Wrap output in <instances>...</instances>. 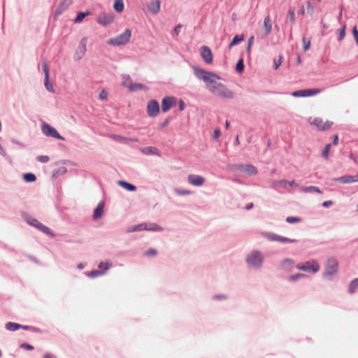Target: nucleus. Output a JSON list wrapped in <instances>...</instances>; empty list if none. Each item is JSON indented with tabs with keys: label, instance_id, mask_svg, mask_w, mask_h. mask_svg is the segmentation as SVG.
<instances>
[{
	"label": "nucleus",
	"instance_id": "nucleus-56",
	"mask_svg": "<svg viewBox=\"0 0 358 358\" xmlns=\"http://www.w3.org/2000/svg\"><path fill=\"white\" fill-rule=\"evenodd\" d=\"M145 254L148 256H155L157 255V250L155 248H150L145 251Z\"/></svg>",
	"mask_w": 358,
	"mask_h": 358
},
{
	"label": "nucleus",
	"instance_id": "nucleus-47",
	"mask_svg": "<svg viewBox=\"0 0 358 358\" xmlns=\"http://www.w3.org/2000/svg\"><path fill=\"white\" fill-rule=\"evenodd\" d=\"M322 119L320 117H315L310 123L318 127L321 130V126L322 124Z\"/></svg>",
	"mask_w": 358,
	"mask_h": 358
},
{
	"label": "nucleus",
	"instance_id": "nucleus-12",
	"mask_svg": "<svg viewBox=\"0 0 358 358\" xmlns=\"http://www.w3.org/2000/svg\"><path fill=\"white\" fill-rule=\"evenodd\" d=\"M177 103V98L175 96H165L162 100V110L167 112Z\"/></svg>",
	"mask_w": 358,
	"mask_h": 358
},
{
	"label": "nucleus",
	"instance_id": "nucleus-51",
	"mask_svg": "<svg viewBox=\"0 0 358 358\" xmlns=\"http://www.w3.org/2000/svg\"><path fill=\"white\" fill-rule=\"evenodd\" d=\"M36 159L41 163H46L50 160V158L46 155H39L36 157Z\"/></svg>",
	"mask_w": 358,
	"mask_h": 358
},
{
	"label": "nucleus",
	"instance_id": "nucleus-20",
	"mask_svg": "<svg viewBox=\"0 0 358 358\" xmlns=\"http://www.w3.org/2000/svg\"><path fill=\"white\" fill-rule=\"evenodd\" d=\"M104 201H100L94 210L93 219L94 220H99L103 216L104 209Z\"/></svg>",
	"mask_w": 358,
	"mask_h": 358
},
{
	"label": "nucleus",
	"instance_id": "nucleus-14",
	"mask_svg": "<svg viewBox=\"0 0 358 358\" xmlns=\"http://www.w3.org/2000/svg\"><path fill=\"white\" fill-rule=\"evenodd\" d=\"M42 69L45 73V79H44L45 87L48 92H55L54 87H53L52 83L50 82L48 64L46 62H43Z\"/></svg>",
	"mask_w": 358,
	"mask_h": 358
},
{
	"label": "nucleus",
	"instance_id": "nucleus-3",
	"mask_svg": "<svg viewBox=\"0 0 358 358\" xmlns=\"http://www.w3.org/2000/svg\"><path fill=\"white\" fill-rule=\"evenodd\" d=\"M131 37V31L129 29H126L123 33L117 36L115 38H109L107 41L108 45L113 46H120L127 44Z\"/></svg>",
	"mask_w": 358,
	"mask_h": 358
},
{
	"label": "nucleus",
	"instance_id": "nucleus-5",
	"mask_svg": "<svg viewBox=\"0 0 358 358\" xmlns=\"http://www.w3.org/2000/svg\"><path fill=\"white\" fill-rule=\"evenodd\" d=\"M262 235L269 241H277L282 243H294L298 242L296 239H292L280 236L273 232H263Z\"/></svg>",
	"mask_w": 358,
	"mask_h": 358
},
{
	"label": "nucleus",
	"instance_id": "nucleus-52",
	"mask_svg": "<svg viewBox=\"0 0 358 358\" xmlns=\"http://www.w3.org/2000/svg\"><path fill=\"white\" fill-rule=\"evenodd\" d=\"M332 124H333L332 122L327 121L324 124L322 123V124L321 126V130L326 131V130L330 129Z\"/></svg>",
	"mask_w": 358,
	"mask_h": 358
},
{
	"label": "nucleus",
	"instance_id": "nucleus-61",
	"mask_svg": "<svg viewBox=\"0 0 358 358\" xmlns=\"http://www.w3.org/2000/svg\"><path fill=\"white\" fill-rule=\"evenodd\" d=\"M307 10L310 15H312L314 12V8L310 1L307 2Z\"/></svg>",
	"mask_w": 358,
	"mask_h": 358
},
{
	"label": "nucleus",
	"instance_id": "nucleus-29",
	"mask_svg": "<svg viewBox=\"0 0 358 358\" xmlns=\"http://www.w3.org/2000/svg\"><path fill=\"white\" fill-rule=\"evenodd\" d=\"M264 27L266 30V36H268L271 32L272 29V23L268 15L264 20Z\"/></svg>",
	"mask_w": 358,
	"mask_h": 358
},
{
	"label": "nucleus",
	"instance_id": "nucleus-2",
	"mask_svg": "<svg viewBox=\"0 0 358 358\" xmlns=\"http://www.w3.org/2000/svg\"><path fill=\"white\" fill-rule=\"evenodd\" d=\"M245 262L249 268L259 269L262 267L264 257L259 250H252L248 255Z\"/></svg>",
	"mask_w": 358,
	"mask_h": 358
},
{
	"label": "nucleus",
	"instance_id": "nucleus-58",
	"mask_svg": "<svg viewBox=\"0 0 358 358\" xmlns=\"http://www.w3.org/2000/svg\"><path fill=\"white\" fill-rule=\"evenodd\" d=\"M98 267L101 269L103 268L104 271H106L109 268V264H108V263H104V262H101L99 264Z\"/></svg>",
	"mask_w": 358,
	"mask_h": 358
},
{
	"label": "nucleus",
	"instance_id": "nucleus-42",
	"mask_svg": "<svg viewBox=\"0 0 358 358\" xmlns=\"http://www.w3.org/2000/svg\"><path fill=\"white\" fill-rule=\"evenodd\" d=\"M67 169L65 166L59 167L57 170L53 172L52 177L57 178L61 175H63L66 172Z\"/></svg>",
	"mask_w": 358,
	"mask_h": 358
},
{
	"label": "nucleus",
	"instance_id": "nucleus-28",
	"mask_svg": "<svg viewBox=\"0 0 358 358\" xmlns=\"http://www.w3.org/2000/svg\"><path fill=\"white\" fill-rule=\"evenodd\" d=\"M244 35L243 34H236L234 36L232 41L230 42L229 45V48L231 49L233 46L239 44L241 42H242L244 40Z\"/></svg>",
	"mask_w": 358,
	"mask_h": 358
},
{
	"label": "nucleus",
	"instance_id": "nucleus-37",
	"mask_svg": "<svg viewBox=\"0 0 358 358\" xmlns=\"http://www.w3.org/2000/svg\"><path fill=\"white\" fill-rule=\"evenodd\" d=\"M302 191L304 192H315V193H318V194L322 193V192L320 189L319 187H317L316 186H312V185L303 187Z\"/></svg>",
	"mask_w": 358,
	"mask_h": 358
},
{
	"label": "nucleus",
	"instance_id": "nucleus-13",
	"mask_svg": "<svg viewBox=\"0 0 358 358\" xmlns=\"http://www.w3.org/2000/svg\"><path fill=\"white\" fill-rule=\"evenodd\" d=\"M115 16L114 14L102 13H101L96 19L97 22L104 27L108 26L111 24L114 20Z\"/></svg>",
	"mask_w": 358,
	"mask_h": 358
},
{
	"label": "nucleus",
	"instance_id": "nucleus-1",
	"mask_svg": "<svg viewBox=\"0 0 358 358\" xmlns=\"http://www.w3.org/2000/svg\"><path fill=\"white\" fill-rule=\"evenodd\" d=\"M22 217L24 219V220L29 225L36 228L37 229L42 231L45 234L49 236L50 237H55V234L49 227L41 223L36 218L30 216L27 213L23 212L22 213Z\"/></svg>",
	"mask_w": 358,
	"mask_h": 358
},
{
	"label": "nucleus",
	"instance_id": "nucleus-10",
	"mask_svg": "<svg viewBox=\"0 0 358 358\" xmlns=\"http://www.w3.org/2000/svg\"><path fill=\"white\" fill-rule=\"evenodd\" d=\"M295 267L299 270L308 271L313 273H317L320 269L319 264L315 262H313V263L306 262L304 264H298Z\"/></svg>",
	"mask_w": 358,
	"mask_h": 358
},
{
	"label": "nucleus",
	"instance_id": "nucleus-62",
	"mask_svg": "<svg viewBox=\"0 0 358 358\" xmlns=\"http://www.w3.org/2000/svg\"><path fill=\"white\" fill-rule=\"evenodd\" d=\"M178 108L180 111H182L185 108V103L183 100L180 99L178 102Z\"/></svg>",
	"mask_w": 358,
	"mask_h": 358
},
{
	"label": "nucleus",
	"instance_id": "nucleus-30",
	"mask_svg": "<svg viewBox=\"0 0 358 358\" xmlns=\"http://www.w3.org/2000/svg\"><path fill=\"white\" fill-rule=\"evenodd\" d=\"M147 229H145L146 231H162L164 230L163 227L158 225L156 223H146Z\"/></svg>",
	"mask_w": 358,
	"mask_h": 358
},
{
	"label": "nucleus",
	"instance_id": "nucleus-44",
	"mask_svg": "<svg viewBox=\"0 0 358 358\" xmlns=\"http://www.w3.org/2000/svg\"><path fill=\"white\" fill-rule=\"evenodd\" d=\"M174 192L176 194H178L179 196L188 195L192 193L190 190L179 189V188H176L174 189Z\"/></svg>",
	"mask_w": 358,
	"mask_h": 358
},
{
	"label": "nucleus",
	"instance_id": "nucleus-49",
	"mask_svg": "<svg viewBox=\"0 0 358 358\" xmlns=\"http://www.w3.org/2000/svg\"><path fill=\"white\" fill-rule=\"evenodd\" d=\"M345 36V24H344L339 30V35L338 36V41H341L343 39Z\"/></svg>",
	"mask_w": 358,
	"mask_h": 358
},
{
	"label": "nucleus",
	"instance_id": "nucleus-63",
	"mask_svg": "<svg viewBox=\"0 0 358 358\" xmlns=\"http://www.w3.org/2000/svg\"><path fill=\"white\" fill-rule=\"evenodd\" d=\"M221 135V131L219 129H215L213 131V138L215 139L218 138Z\"/></svg>",
	"mask_w": 358,
	"mask_h": 358
},
{
	"label": "nucleus",
	"instance_id": "nucleus-53",
	"mask_svg": "<svg viewBox=\"0 0 358 358\" xmlns=\"http://www.w3.org/2000/svg\"><path fill=\"white\" fill-rule=\"evenodd\" d=\"M172 117H168L165 119V120L162 122L159 125V129H162L164 128H165L166 127L168 126V124L170 123Z\"/></svg>",
	"mask_w": 358,
	"mask_h": 358
},
{
	"label": "nucleus",
	"instance_id": "nucleus-48",
	"mask_svg": "<svg viewBox=\"0 0 358 358\" xmlns=\"http://www.w3.org/2000/svg\"><path fill=\"white\" fill-rule=\"evenodd\" d=\"M303 50L304 52L307 51L309 50L310 48V40H307L306 38V37H303Z\"/></svg>",
	"mask_w": 358,
	"mask_h": 358
},
{
	"label": "nucleus",
	"instance_id": "nucleus-34",
	"mask_svg": "<svg viewBox=\"0 0 358 358\" xmlns=\"http://www.w3.org/2000/svg\"><path fill=\"white\" fill-rule=\"evenodd\" d=\"M21 328V324L15 322H8L6 324V329L10 331H15Z\"/></svg>",
	"mask_w": 358,
	"mask_h": 358
},
{
	"label": "nucleus",
	"instance_id": "nucleus-17",
	"mask_svg": "<svg viewBox=\"0 0 358 358\" xmlns=\"http://www.w3.org/2000/svg\"><path fill=\"white\" fill-rule=\"evenodd\" d=\"M280 268L289 272L294 268V260L290 258H285L280 264Z\"/></svg>",
	"mask_w": 358,
	"mask_h": 358
},
{
	"label": "nucleus",
	"instance_id": "nucleus-32",
	"mask_svg": "<svg viewBox=\"0 0 358 358\" xmlns=\"http://www.w3.org/2000/svg\"><path fill=\"white\" fill-rule=\"evenodd\" d=\"M358 289V278L352 280L348 286V292L351 294H354Z\"/></svg>",
	"mask_w": 358,
	"mask_h": 358
},
{
	"label": "nucleus",
	"instance_id": "nucleus-55",
	"mask_svg": "<svg viewBox=\"0 0 358 358\" xmlns=\"http://www.w3.org/2000/svg\"><path fill=\"white\" fill-rule=\"evenodd\" d=\"M20 329H24V330H30V329H31L34 332H38L40 331L38 328L34 327H31V326H28V325H22V324H21V328Z\"/></svg>",
	"mask_w": 358,
	"mask_h": 358
},
{
	"label": "nucleus",
	"instance_id": "nucleus-18",
	"mask_svg": "<svg viewBox=\"0 0 358 358\" xmlns=\"http://www.w3.org/2000/svg\"><path fill=\"white\" fill-rule=\"evenodd\" d=\"M187 180L190 184L197 187L201 186L205 182L204 178L198 175H189Z\"/></svg>",
	"mask_w": 358,
	"mask_h": 358
},
{
	"label": "nucleus",
	"instance_id": "nucleus-35",
	"mask_svg": "<svg viewBox=\"0 0 358 358\" xmlns=\"http://www.w3.org/2000/svg\"><path fill=\"white\" fill-rule=\"evenodd\" d=\"M213 76H208V80H206L207 87L211 92L212 90H214V87L217 86L220 83L217 82L213 78Z\"/></svg>",
	"mask_w": 358,
	"mask_h": 358
},
{
	"label": "nucleus",
	"instance_id": "nucleus-23",
	"mask_svg": "<svg viewBox=\"0 0 358 358\" xmlns=\"http://www.w3.org/2000/svg\"><path fill=\"white\" fill-rule=\"evenodd\" d=\"M128 87L131 92H136L138 90L148 91L149 90V88L146 85L142 83H131Z\"/></svg>",
	"mask_w": 358,
	"mask_h": 358
},
{
	"label": "nucleus",
	"instance_id": "nucleus-60",
	"mask_svg": "<svg viewBox=\"0 0 358 358\" xmlns=\"http://www.w3.org/2000/svg\"><path fill=\"white\" fill-rule=\"evenodd\" d=\"M334 204V202L331 200L325 201L322 203V206L324 208H329Z\"/></svg>",
	"mask_w": 358,
	"mask_h": 358
},
{
	"label": "nucleus",
	"instance_id": "nucleus-25",
	"mask_svg": "<svg viewBox=\"0 0 358 358\" xmlns=\"http://www.w3.org/2000/svg\"><path fill=\"white\" fill-rule=\"evenodd\" d=\"M334 182H338L342 184H350L352 183L353 180H352V176L350 175H345L338 178H334L332 179Z\"/></svg>",
	"mask_w": 358,
	"mask_h": 358
},
{
	"label": "nucleus",
	"instance_id": "nucleus-43",
	"mask_svg": "<svg viewBox=\"0 0 358 358\" xmlns=\"http://www.w3.org/2000/svg\"><path fill=\"white\" fill-rule=\"evenodd\" d=\"M307 277V275L306 274H303V273H296L294 275H292L289 277V281L290 282H295L301 278H306Z\"/></svg>",
	"mask_w": 358,
	"mask_h": 358
},
{
	"label": "nucleus",
	"instance_id": "nucleus-31",
	"mask_svg": "<svg viewBox=\"0 0 358 358\" xmlns=\"http://www.w3.org/2000/svg\"><path fill=\"white\" fill-rule=\"evenodd\" d=\"M86 45H87V38L85 37V38H83L79 43L78 49L81 54V55L79 57V58H81L82 56H83L85 55V53L87 50Z\"/></svg>",
	"mask_w": 358,
	"mask_h": 358
},
{
	"label": "nucleus",
	"instance_id": "nucleus-19",
	"mask_svg": "<svg viewBox=\"0 0 358 358\" xmlns=\"http://www.w3.org/2000/svg\"><path fill=\"white\" fill-rule=\"evenodd\" d=\"M238 169L250 176H256L258 173L257 169L252 164H240L238 165Z\"/></svg>",
	"mask_w": 358,
	"mask_h": 358
},
{
	"label": "nucleus",
	"instance_id": "nucleus-33",
	"mask_svg": "<svg viewBox=\"0 0 358 358\" xmlns=\"http://www.w3.org/2000/svg\"><path fill=\"white\" fill-rule=\"evenodd\" d=\"M113 8L116 12L122 13L124 8L123 0H115Z\"/></svg>",
	"mask_w": 358,
	"mask_h": 358
},
{
	"label": "nucleus",
	"instance_id": "nucleus-59",
	"mask_svg": "<svg viewBox=\"0 0 358 358\" xmlns=\"http://www.w3.org/2000/svg\"><path fill=\"white\" fill-rule=\"evenodd\" d=\"M99 96L101 100H106L108 97V94L105 90H102Z\"/></svg>",
	"mask_w": 358,
	"mask_h": 358
},
{
	"label": "nucleus",
	"instance_id": "nucleus-26",
	"mask_svg": "<svg viewBox=\"0 0 358 358\" xmlns=\"http://www.w3.org/2000/svg\"><path fill=\"white\" fill-rule=\"evenodd\" d=\"M287 23H290L291 26L295 24L296 22V17H295V9L293 7H290L288 10V17L286 20Z\"/></svg>",
	"mask_w": 358,
	"mask_h": 358
},
{
	"label": "nucleus",
	"instance_id": "nucleus-54",
	"mask_svg": "<svg viewBox=\"0 0 358 358\" xmlns=\"http://www.w3.org/2000/svg\"><path fill=\"white\" fill-rule=\"evenodd\" d=\"M20 348L22 349L26 350H32L34 349L33 345H31L29 343H24L21 344L20 345Z\"/></svg>",
	"mask_w": 358,
	"mask_h": 358
},
{
	"label": "nucleus",
	"instance_id": "nucleus-64",
	"mask_svg": "<svg viewBox=\"0 0 358 358\" xmlns=\"http://www.w3.org/2000/svg\"><path fill=\"white\" fill-rule=\"evenodd\" d=\"M352 34L353 35V36L355 37V39L356 38H358V30H357V28L356 26H354L352 29Z\"/></svg>",
	"mask_w": 358,
	"mask_h": 358
},
{
	"label": "nucleus",
	"instance_id": "nucleus-24",
	"mask_svg": "<svg viewBox=\"0 0 358 358\" xmlns=\"http://www.w3.org/2000/svg\"><path fill=\"white\" fill-rule=\"evenodd\" d=\"M117 183L120 187H122V188L125 189L129 192H134L137 189L136 185L129 183L125 180H119Z\"/></svg>",
	"mask_w": 358,
	"mask_h": 358
},
{
	"label": "nucleus",
	"instance_id": "nucleus-27",
	"mask_svg": "<svg viewBox=\"0 0 358 358\" xmlns=\"http://www.w3.org/2000/svg\"><path fill=\"white\" fill-rule=\"evenodd\" d=\"M90 14L91 12L90 10H86L85 12H78L76 18L73 20L74 23L78 24L82 22L83 20Z\"/></svg>",
	"mask_w": 358,
	"mask_h": 358
},
{
	"label": "nucleus",
	"instance_id": "nucleus-4",
	"mask_svg": "<svg viewBox=\"0 0 358 358\" xmlns=\"http://www.w3.org/2000/svg\"><path fill=\"white\" fill-rule=\"evenodd\" d=\"M338 269V262L335 259H329L325 265L324 277L329 280H333V275L337 273Z\"/></svg>",
	"mask_w": 358,
	"mask_h": 358
},
{
	"label": "nucleus",
	"instance_id": "nucleus-22",
	"mask_svg": "<svg viewBox=\"0 0 358 358\" xmlns=\"http://www.w3.org/2000/svg\"><path fill=\"white\" fill-rule=\"evenodd\" d=\"M147 229L146 222L141 223L138 224L133 225L128 227L126 230L127 233H132L135 231H141Z\"/></svg>",
	"mask_w": 358,
	"mask_h": 358
},
{
	"label": "nucleus",
	"instance_id": "nucleus-15",
	"mask_svg": "<svg viewBox=\"0 0 358 358\" xmlns=\"http://www.w3.org/2000/svg\"><path fill=\"white\" fill-rule=\"evenodd\" d=\"M200 55L203 60L206 64H211L213 59V52L210 48L206 45H203L200 48Z\"/></svg>",
	"mask_w": 358,
	"mask_h": 358
},
{
	"label": "nucleus",
	"instance_id": "nucleus-38",
	"mask_svg": "<svg viewBox=\"0 0 358 358\" xmlns=\"http://www.w3.org/2000/svg\"><path fill=\"white\" fill-rule=\"evenodd\" d=\"M244 69H245V66H244V60L243 58H240L236 64V71L239 73H241L243 72L244 71Z\"/></svg>",
	"mask_w": 358,
	"mask_h": 358
},
{
	"label": "nucleus",
	"instance_id": "nucleus-21",
	"mask_svg": "<svg viewBox=\"0 0 358 358\" xmlns=\"http://www.w3.org/2000/svg\"><path fill=\"white\" fill-rule=\"evenodd\" d=\"M161 2L159 0H155L148 5V10L152 14H157L160 10Z\"/></svg>",
	"mask_w": 358,
	"mask_h": 358
},
{
	"label": "nucleus",
	"instance_id": "nucleus-7",
	"mask_svg": "<svg viewBox=\"0 0 358 358\" xmlns=\"http://www.w3.org/2000/svg\"><path fill=\"white\" fill-rule=\"evenodd\" d=\"M42 132L46 136L49 137H52L57 140L64 141L65 138L62 136H61L55 128L52 127L50 124L45 122L42 124L41 127Z\"/></svg>",
	"mask_w": 358,
	"mask_h": 358
},
{
	"label": "nucleus",
	"instance_id": "nucleus-39",
	"mask_svg": "<svg viewBox=\"0 0 358 358\" xmlns=\"http://www.w3.org/2000/svg\"><path fill=\"white\" fill-rule=\"evenodd\" d=\"M143 152L145 155H159L158 150L156 148L145 147L143 149Z\"/></svg>",
	"mask_w": 358,
	"mask_h": 358
},
{
	"label": "nucleus",
	"instance_id": "nucleus-16",
	"mask_svg": "<svg viewBox=\"0 0 358 358\" xmlns=\"http://www.w3.org/2000/svg\"><path fill=\"white\" fill-rule=\"evenodd\" d=\"M72 0H61L55 10L54 20H57V17L62 15L72 4Z\"/></svg>",
	"mask_w": 358,
	"mask_h": 358
},
{
	"label": "nucleus",
	"instance_id": "nucleus-9",
	"mask_svg": "<svg viewBox=\"0 0 358 358\" xmlns=\"http://www.w3.org/2000/svg\"><path fill=\"white\" fill-rule=\"evenodd\" d=\"M321 92V90L317 88L313 89H303L300 90H296L292 92V96L294 97H307L312 96L319 94Z\"/></svg>",
	"mask_w": 358,
	"mask_h": 358
},
{
	"label": "nucleus",
	"instance_id": "nucleus-8",
	"mask_svg": "<svg viewBox=\"0 0 358 358\" xmlns=\"http://www.w3.org/2000/svg\"><path fill=\"white\" fill-rule=\"evenodd\" d=\"M211 92L223 98L231 99L234 97V93L221 83L214 87V90H212Z\"/></svg>",
	"mask_w": 358,
	"mask_h": 358
},
{
	"label": "nucleus",
	"instance_id": "nucleus-45",
	"mask_svg": "<svg viewBox=\"0 0 358 358\" xmlns=\"http://www.w3.org/2000/svg\"><path fill=\"white\" fill-rule=\"evenodd\" d=\"M331 144L330 143H328L325 145L324 148L323 149L322 152V156L325 158V159H327L328 157H329V151H330V149H331Z\"/></svg>",
	"mask_w": 358,
	"mask_h": 358
},
{
	"label": "nucleus",
	"instance_id": "nucleus-41",
	"mask_svg": "<svg viewBox=\"0 0 358 358\" xmlns=\"http://www.w3.org/2000/svg\"><path fill=\"white\" fill-rule=\"evenodd\" d=\"M278 183L284 187H285L287 185H289L291 187L297 186V184L294 180L292 181H289L287 180H281L278 181Z\"/></svg>",
	"mask_w": 358,
	"mask_h": 358
},
{
	"label": "nucleus",
	"instance_id": "nucleus-36",
	"mask_svg": "<svg viewBox=\"0 0 358 358\" xmlns=\"http://www.w3.org/2000/svg\"><path fill=\"white\" fill-rule=\"evenodd\" d=\"M23 179L27 182H34L36 180V176L32 173H26L23 174Z\"/></svg>",
	"mask_w": 358,
	"mask_h": 358
},
{
	"label": "nucleus",
	"instance_id": "nucleus-6",
	"mask_svg": "<svg viewBox=\"0 0 358 358\" xmlns=\"http://www.w3.org/2000/svg\"><path fill=\"white\" fill-rule=\"evenodd\" d=\"M192 69H193L194 73L195 76L198 79L201 80L203 82H205L206 80H208V76H213L217 79L221 78L220 76H219L218 75H217L213 72L207 71L205 69H201L198 66H194L192 67Z\"/></svg>",
	"mask_w": 358,
	"mask_h": 358
},
{
	"label": "nucleus",
	"instance_id": "nucleus-50",
	"mask_svg": "<svg viewBox=\"0 0 358 358\" xmlns=\"http://www.w3.org/2000/svg\"><path fill=\"white\" fill-rule=\"evenodd\" d=\"M254 40H255V36H251L249 38L248 41V45H247V48H246V52H248V53L250 52L251 46L253 44Z\"/></svg>",
	"mask_w": 358,
	"mask_h": 358
},
{
	"label": "nucleus",
	"instance_id": "nucleus-40",
	"mask_svg": "<svg viewBox=\"0 0 358 358\" xmlns=\"http://www.w3.org/2000/svg\"><path fill=\"white\" fill-rule=\"evenodd\" d=\"M104 273V271L102 270H92L88 273H87V275L89 278H94L99 275H101Z\"/></svg>",
	"mask_w": 358,
	"mask_h": 358
},
{
	"label": "nucleus",
	"instance_id": "nucleus-57",
	"mask_svg": "<svg viewBox=\"0 0 358 358\" xmlns=\"http://www.w3.org/2000/svg\"><path fill=\"white\" fill-rule=\"evenodd\" d=\"M283 57L282 55L278 56V60H274V69H277L282 64Z\"/></svg>",
	"mask_w": 358,
	"mask_h": 358
},
{
	"label": "nucleus",
	"instance_id": "nucleus-11",
	"mask_svg": "<svg viewBox=\"0 0 358 358\" xmlns=\"http://www.w3.org/2000/svg\"><path fill=\"white\" fill-rule=\"evenodd\" d=\"M160 108L159 102L155 99L148 101L147 105V113L150 117H156L159 113Z\"/></svg>",
	"mask_w": 358,
	"mask_h": 358
},
{
	"label": "nucleus",
	"instance_id": "nucleus-46",
	"mask_svg": "<svg viewBox=\"0 0 358 358\" xmlns=\"http://www.w3.org/2000/svg\"><path fill=\"white\" fill-rule=\"evenodd\" d=\"M301 221V218L299 217L289 216L286 218V222L289 224L298 223Z\"/></svg>",
	"mask_w": 358,
	"mask_h": 358
}]
</instances>
